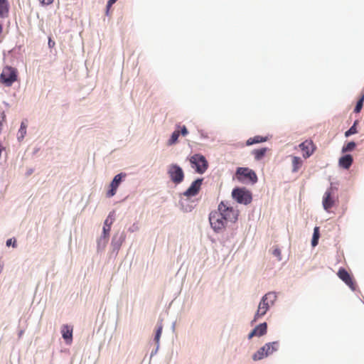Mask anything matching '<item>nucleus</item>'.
<instances>
[{
    "instance_id": "22",
    "label": "nucleus",
    "mask_w": 364,
    "mask_h": 364,
    "mask_svg": "<svg viewBox=\"0 0 364 364\" xmlns=\"http://www.w3.org/2000/svg\"><path fill=\"white\" fill-rule=\"evenodd\" d=\"M265 357H267L265 353V350L264 347H262L252 355V359L256 361L262 360Z\"/></svg>"
},
{
    "instance_id": "17",
    "label": "nucleus",
    "mask_w": 364,
    "mask_h": 364,
    "mask_svg": "<svg viewBox=\"0 0 364 364\" xmlns=\"http://www.w3.org/2000/svg\"><path fill=\"white\" fill-rule=\"evenodd\" d=\"M9 4L8 0H0V18H6L9 15Z\"/></svg>"
},
{
    "instance_id": "36",
    "label": "nucleus",
    "mask_w": 364,
    "mask_h": 364,
    "mask_svg": "<svg viewBox=\"0 0 364 364\" xmlns=\"http://www.w3.org/2000/svg\"><path fill=\"white\" fill-rule=\"evenodd\" d=\"M109 231H110V228L107 227V226H104V227H103V232H104V234H105V236H106L107 235H108V234H109Z\"/></svg>"
},
{
    "instance_id": "34",
    "label": "nucleus",
    "mask_w": 364,
    "mask_h": 364,
    "mask_svg": "<svg viewBox=\"0 0 364 364\" xmlns=\"http://www.w3.org/2000/svg\"><path fill=\"white\" fill-rule=\"evenodd\" d=\"M43 5H50L53 3V0H39Z\"/></svg>"
},
{
    "instance_id": "16",
    "label": "nucleus",
    "mask_w": 364,
    "mask_h": 364,
    "mask_svg": "<svg viewBox=\"0 0 364 364\" xmlns=\"http://www.w3.org/2000/svg\"><path fill=\"white\" fill-rule=\"evenodd\" d=\"M353 157L350 154H346L339 159V166L343 168L348 169L353 164Z\"/></svg>"
},
{
    "instance_id": "11",
    "label": "nucleus",
    "mask_w": 364,
    "mask_h": 364,
    "mask_svg": "<svg viewBox=\"0 0 364 364\" xmlns=\"http://www.w3.org/2000/svg\"><path fill=\"white\" fill-rule=\"evenodd\" d=\"M125 173H119L114 176L112 183H110V189L107 193V196L110 198L116 194L117 190L122 181V178L125 177Z\"/></svg>"
},
{
    "instance_id": "33",
    "label": "nucleus",
    "mask_w": 364,
    "mask_h": 364,
    "mask_svg": "<svg viewBox=\"0 0 364 364\" xmlns=\"http://www.w3.org/2000/svg\"><path fill=\"white\" fill-rule=\"evenodd\" d=\"M117 0H109L107 4V13L109 12V10L112 4H114Z\"/></svg>"
},
{
    "instance_id": "31",
    "label": "nucleus",
    "mask_w": 364,
    "mask_h": 364,
    "mask_svg": "<svg viewBox=\"0 0 364 364\" xmlns=\"http://www.w3.org/2000/svg\"><path fill=\"white\" fill-rule=\"evenodd\" d=\"M26 124H24V122H22L21 124V128L19 129V132L22 134V137L23 136V134L26 133Z\"/></svg>"
},
{
    "instance_id": "26",
    "label": "nucleus",
    "mask_w": 364,
    "mask_h": 364,
    "mask_svg": "<svg viewBox=\"0 0 364 364\" xmlns=\"http://www.w3.org/2000/svg\"><path fill=\"white\" fill-rule=\"evenodd\" d=\"M162 328H163V326H162L161 323L158 324V328H157V330H156V335H155V338H154V340H155L156 343H159V342L160 337H161V335Z\"/></svg>"
},
{
    "instance_id": "5",
    "label": "nucleus",
    "mask_w": 364,
    "mask_h": 364,
    "mask_svg": "<svg viewBox=\"0 0 364 364\" xmlns=\"http://www.w3.org/2000/svg\"><path fill=\"white\" fill-rule=\"evenodd\" d=\"M232 196L237 203L245 205L250 203L252 200V193L245 188H235Z\"/></svg>"
},
{
    "instance_id": "18",
    "label": "nucleus",
    "mask_w": 364,
    "mask_h": 364,
    "mask_svg": "<svg viewBox=\"0 0 364 364\" xmlns=\"http://www.w3.org/2000/svg\"><path fill=\"white\" fill-rule=\"evenodd\" d=\"M267 356L272 355L279 348V343L277 341L266 343L264 346Z\"/></svg>"
},
{
    "instance_id": "3",
    "label": "nucleus",
    "mask_w": 364,
    "mask_h": 364,
    "mask_svg": "<svg viewBox=\"0 0 364 364\" xmlns=\"http://www.w3.org/2000/svg\"><path fill=\"white\" fill-rule=\"evenodd\" d=\"M0 80L6 86H11L17 80V70L11 66L4 67Z\"/></svg>"
},
{
    "instance_id": "23",
    "label": "nucleus",
    "mask_w": 364,
    "mask_h": 364,
    "mask_svg": "<svg viewBox=\"0 0 364 364\" xmlns=\"http://www.w3.org/2000/svg\"><path fill=\"white\" fill-rule=\"evenodd\" d=\"M319 238V228L316 227L314 230V235L311 240V245L313 247H315L318 245Z\"/></svg>"
},
{
    "instance_id": "21",
    "label": "nucleus",
    "mask_w": 364,
    "mask_h": 364,
    "mask_svg": "<svg viewBox=\"0 0 364 364\" xmlns=\"http://www.w3.org/2000/svg\"><path fill=\"white\" fill-rule=\"evenodd\" d=\"M303 161L300 157L293 156L292 157V171L297 172L301 167Z\"/></svg>"
},
{
    "instance_id": "1",
    "label": "nucleus",
    "mask_w": 364,
    "mask_h": 364,
    "mask_svg": "<svg viewBox=\"0 0 364 364\" xmlns=\"http://www.w3.org/2000/svg\"><path fill=\"white\" fill-rule=\"evenodd\" d=\"M217 210L222 215L227 223H235L238 218V210L230 205L228 202L222 201L219 203Z\"/></svg>"
},
{
    "instance_id": "39",
    "label": "nucleus",
    "mask_w": 364,
    "mask_h": 364,
    "mask_svg": "<svg viewBox=\"0 0 364 364\" xmlns=\"http://www.w3.org/2000/svg\"><path fill=\"white\" fill-rule=\"evenodd\" d=\"M22 334H23V331H21L19 333V336H21Z\"/></svg>"
},
{
    "instance_id": "10",
    "label": "nucleus",
    "mask_w": 364,
    "mask_h": 364,
    "mask_svg": "<svg viewBox=\"0 0 364 364\" xmlns=\"http://www.w3.org/2000/svg\"><path fill=\"white\" fill-rule=\"evenodd\" d=\"M299 148L304 152L303 156L305 159L309 158L316 150V146L311 140H306L299 144Z\"/></svg>"
},
{
    "instance_id": "29",
    "label": "nucleus",
    "mask_w": 364,
    "mask_h": 364,
    "mask_svg": "<svg viewBox=\"0 0 364 364\" xmlns=\"http://www.w3.org/2000/svg\"><path fill=\"white\" fill-rule=\"evenodd\" d=\"M112 214L110 213L105 221V226L110 228L113 223Z\"/></svg>"
},
{
    "instance_id": "37",
    "label": "nucleus",
    "mask_w": 364,
    "mask_h": 364,
    "mask_svg": "<svg viewBox=\"0 0 364 364\" xmlns=\"http://www.w3.org/2000/svg\"><path fill=\"white\" fill-rule=\"evenodd\" d=\"M55 41H52L51 38H49V40H48V46L50 48H53V47L55 46Z\"/></svg>"
},
{
    "instance_id": "30",
    "label": "nucleus",
    "mask_w": 364,
    "mask_h": 364,
    "mask_svg": "<svg viewBox=\"0 0 364 364\" xmlns=\"http://www.w3.org/2000/svg\"><path fill=\"white\" fill-rule=\"evenodd\" d=\"M273 255L278 258L279 260L282 259L281 257V250L278 248H276L273 250Z\"/></svg>"
},
{
    "instance_id": "2",
    "label": "nucleus",
    "mask_w": 364,
    "mask_h": 364,
    "mask_svg": "<svg viewBox=\"0 0 364 364\" xmlns=\"http://www.w3.org/2000/svg\"><path fill=\"white\" fill-rule=\"evenodd\" d=\"M209 221L211 228L217 232L224 230L228 225L227 221L222 215L219 214V212L217 210L212 211L210 213Z\"/></svg>"
},
{
    "instance_id": "13",
    "label": "nucleus",
    "mask_w": 364,
    "mask_h": 364,
    "mask_svg": "<svg viewBox=\"0 0 364 364\" xmlns=\"http://www.w3.org/2000/svg\"><path fill=\"white\" fill-rule=\"evenodd\" d=\"M267 297H262V301L259 304L257 311L255 316L254 321L258 318L264 316L269 309V304L267 301Z\"/></svg>"
},
{
    "instance_id": "7",
    "label": "nucleus",
    "mask_w": 364,
    "mask_h": 364,
    "mask_svg": "<svg viewBox=\"0 0 364 364\" xmlns=\"http://www.w3.org/2000/svg\"><path fill=\"white\" fill-rule=\"evenodd\" d=\"M237 178L240 181H248L252 183L257 181V176L254 171L249 168L240 167L236 171Z\"/></svg>"
},
{
    "instance_id": "6",
    "label": "nucleus",
    "mask_w": 364,
    "mask_h": 364,
    "mask_svg": "<svg viewBox=\"0 0 364 364\" xmlns=\"http://www.w3.org/2000/svg\"><path fill=\"white\" fill-rule=\"evenodd\" d=\"M167 173L171 181L175 184L181 183L184 178L183 169L177 164H171L168 166Z\"/></svg>"
},
{
    "instance_id": "19",
    "label": "nucleus",
    "mask_w": 364,
    "mask_h": 364,
    "mask_svg": "<svg viewBox=\"0 0 364 364\" xmlns=\"http://www.w3.org/2000/svg\"><path fill=\"white\" fill-rule=\"evenodd\" d=\"M268 140L267 136H255L254 137H251L248 139L246 141V144L247 146H250L255 144L265 142Z\"/></svg>"
},
{
    "instance_id": "14",
    "label": "nucleus",
    "mask_w": 364,
    "mask_h": 364,
    "mask_svg": "<svg viewBox=\"0 0 364 364\" xmlns=\"http://www.w3.org/2000/svg\"><path fill=\"white\" fill-rule=\"evenodd\" d=\"M73 327L68 325H63L61 327L62 336L67 344H70L73 341Z\"/></svg>"
},
{
    "instance_id": "12",
    "label": "nucleus",
    "mask_w": 364,
    "mask_h": 364,
    "mask_svg": "<svg viewBox=\"0 0 364 364\" xmlns=\"http://www.w3.org/2000/svg\"><path fill=\"white\" fill-rule=\"evenodd\" d=\"M203 179H197L193 181L191 186L184 192V195L187 197L194 196L198 194L200 191Z\"/></svg>"
},
{
    "instance_id": "15",
    "label": "nucleus",
    "mask_w": 364,
    "mask_h": 364,
    "mask_svg": "<svg viewBox=\"0 0 364 364\" xmlns=\"http://www.w3.org/2000/svg\"><path fill=\"white\" fill-rule=\"evenodd\" d=\"M267 325L266 323H260L248 335V338L251 339L254 336H262L267 333Z\"/></svg>"
},
{
    "instance_id": "27",
    "label": "nucleus",
    "mask_w": 364,
    "mask_h": 364,
    "mask_svg": "<svg viewBox=\"0 0 364 364\" xmlns=\"http://www.w3.org/2000/svg\"><path fill=\"white\" fill-rule=\"evenodd\" d=\"M357 132H358V131L356 129V122H355L354 123V124L348 131L346 132L345 136L346 137H348L352 134H356Z\"/></svg>"
},
{
    "instance_id": "8",
    "label": "nucleus",
    "mask_w": 364,
    "mask_h": 364,
    "mask_svg": "<svg viewBox=\"0 0 364 364\" xmlns=\"http://www.w3.org/2000/svg\"><path fill=\"white\" fill-rule=\"evenodd\" d=\"M337 198L334 195L333 190L332 188H328L324 193L323 197V207L325 210L330 212V209L332 208L336 203Z\"/></svg>"
},
{
    "instance_id": "25",
    "label": "nucleus",
    "mask_w": 364,
    "mask_h": 364,
    "mask_svg": "<svg viewBox=\"0 0 364 364\" xmlns=\"http://www.w3.org/2000/svg\"><path fill=\"white\" fill-rule=\"evenodd\" d=\"M356 144L354 141L348 142L346 145L343 146L342 148V152L346 153L348 151H352L355 149Z\"/></svg>"
},
{
    "instance_id": "24",
    "label": "nucleus",
    "mask_w": 364,
    "mask_h": 364,
    "mask_svg": "<svg viewBox=\"0 0 364 364\" xmlns=\"http://www.w3.org/2000/svg\"><path fill=\"white\" fill-rule=\"evenodd\" d=\"M179 135H180V131L179 130L174 131L172 133L170 139L168 141V145H172V144H176L177 142V141H178Z\"/></svg>"
},
{
    "instance_id": "38",
    "label": "nucleus",
    "mask_w": 364,
    "mask_h": 364,
    "mask_svg": "<svg viewBox=\"0 0 364 364\" xmlns=\"http://www.w3.org/2000/svg\"><path fill=\"white\" fill-rule=\"evenodd\" d=\"M3 32V26L1 23H0V35Z\"/></svg>"
},
{
    "instance_id": "32",
    "label": "nucleus",
    "mask_w": 364,
    "mask_h": 364,
    "mask_svg": "<svg viewBox=\"0 0 364 364\" xmlns=\"http://www.w3.org/2000/svg\"><path fill=\"white\" fill-rule=\"evenodd\" d=\"M16 240H12L11 238V239H9L7 241H6V245L7 246H10V245H13L14 247H15L16 246Z\"/></svg>"
},
{
    "instance_id": "28",
    "label": "nucleus",
    "mask_w": 364,
    "mask_h": 364,
    "mask_svg": "<svg viewBox=\"0 0 364 364\" xmlns=\"http://www.w3.org/2000/svg\"><path fill=\"white\" fill-rule=\"evenodd\" d=\"M364 100V95L357 102V104L355 105V107L354 109V112L355 113H358L360 112L362 107H363V102Z\"/></svg>"
},
{
    "instance_id": "35",
    "label": "nucleus",
    "mask_w": 364,
    "mask_h": 364,
    "mask_svg": "<svg viewBox=\"0 0 364 364\" xmlns=\"http://www.w3.org/2000/svg\"><path fill=\"white\" fill-rule=\"evenodd\" d=\"M180 133L182 134V136H185L188 134V132L186 129V127L185 126H183L182 128H181V130L180 132Z\"/></svg>"
},
{
    "instance_id": "20",
    "label": "nucleus",
    "mask_w": 364,
    "mask_h": 364,
    "mask_svg": "<svg viewBox=\"0 0 364 364\" xmlns=\"http://www.w3.org/2000/svg\"><path fill=\"white\" fill-rule=\"evenodd\" d=\"M268 150L269 149L267 148L254 149L252 151V154L254 155L255 160L259 161L264 156Z\"/></svg>"
},
{
    "instance_id": "4",
    "label": "nucleus",
    "mask_w": 364,
    "mask_h": 364,
    "mask_svg": "<svg viewBox=\"0 0 364 364\" xmlns=\"http://www.w3.org/2000/svg\"><path fill=\"white\" fill-rule=\"evenodd\" d=\"M190 162L192 164V167L198 173H203L208 166L205 157L199 154L192 156L190 159Z\"/></svg>"
},
{
    "instance_id": "9",
    "label": "nucleus",
    "mask_w": 364,
    "mask_h": 364,
    "mask_svg": "<svg viewBox=\"0 0 364 364\" xmlns=\"http://www.w3.org/2000/svg\"><path fill=\"white\" fill-rule=\"evenodd\" d=\"M337 275L339 277V279H341L353 291H356L358 287L354 280L353 277L350 273H348L344 268H340L338 269Z\"/></svg>"
}]
</instances>
